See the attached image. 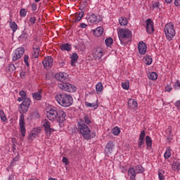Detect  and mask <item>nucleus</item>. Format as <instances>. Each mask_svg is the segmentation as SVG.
<instances>
[{"instance_id":"obj_53","label":"nucleus","mask_w":180,"mask_h":180,"mask_svg":"<svg viewBox=\"0 0 180 180\" xmlns=\"http://www.w3.org/2000/svg\"><path fill=\"white\" fill-rule=\"evenodd\" d=\"M145 144V140L144 139H139L138 142V146L141 147L142 146H144Z\"/></svg>"},{"instance_id":"obj_47","label":"nucleus","mask_w":180,"mask_h":180,"mask_svg":"<svg viewBox=\"0 0 180 180\" xmlns=\"http://www.w3.org/2000/svg\"><path fill=\"white\" fill-rule=\"evenodd\" d=\"M129 82H124L122 83V87L123 88V89H129Z\"/></svg>"},{"instance_id":"obj_48","label":"nucleus","mask_w":180,"mask_h":180,"mask_svg":"<svg viewBox=\"0 0 180 180\" xmlns=\"http://www.w3.org/2000/svg\"><path fill=\"white\" fill-rule=\"evenodd\" d=\"M27 13V12L26 11V10L25 8H22L20 11V16H22V18H25V16H26Z\"/></svg>"},{"instance_id":"obj_62","label":"nucleus","mask_w":180,"mask_h":180,"mask_svg":"<svg viewBox=\"0 0 180 180\" xmlns=\"http://www.w3.org/2000/svg\"><path fill=\"white\" fill-rule=\"evenodd\" d=\"M174 5L175 6H180V0H175Z\"/></svg>"},{"instance_id":"obj_2","label":"nucleus","mask_w":180,"mask_h":180,"mask_svg":"<svg viewBox=\"0 0 180 180\" xmlns=\"http://www.w3.org/2000/svg\"><path fill=\"white\" fill-rule=\"evenodd\" d=\"M78 131L82 134L84 140H91V139H94L96 136V132L91 131L89 127L85 124V122L80 119L77 123Z\"/></svg>"},{"instance_id":"obj_12","label":"nucleus","mask_w":180,"mask_h":180,"mask_svg":"<svg viewBox=\"0 0 180 180\" xmlns=\"http://www.w3.org/2000/svg\"><path fill=\"white\" fill-rule=\"evenodd\" d=\"M57 113V122L63 123V122H65V117H67V114L63 110H58Z\"/></svg>"},{"instance_id":"obj_22","label":"nucleus","mask_w":180,"mask_h":180,"mask_svg":"<svg viewBox=\"0 0 180 180\" xmlns=\"http://www.w3.org/2000/svg\"><path fill=\"white\" fill-rule=\"evenodd\" d=\"M172 169L173 171H179L180 169V162L178 160H174L172 165Z\"/></svg>"},{"instance_id":"obj_21","label":"nucleus","mask_w":180,"mask_h":180,"mask_svg":"<svg viewBox=\"0 0 180 180\" xmlns=\"http://www.w3.org/2000/svg\"><path fill=\"white\" fill-rule=\"evenodd\" d=\"M128 106L130 108V109H134L135 108H137L139 106V104L137 103V101L133 98H130L128 101Z\"/></svg>"},{"instance_id":"obj_41","label":"nucleus","mask_w":180,"mask_h":180,"mask_svg":"<svg viewBox=\"0 0 180 180\" xmlns=\"http://www.w3.org/2000/svg\"><path fill=\"white\" fill-rule=\"evenodd\" d=\"M83 120H84V123H86V124H91V123L92 122L91 121V118H89V116H88V115L84 116Z\"/></svg>"},{"instance_id":"obj_59","label":"nucleus","mask_w":180,"mask_h":180,"mask_svg":"<svg viewBox=\"0 0 180 180\" xmlns=\"http://www.w3.org/2000/svg\"><path fill=\"white\" fill-rule=\"evenodd\" d=\"M36 20H37L36 17H31L30 18V22L32 23V25H34L36 23Z\"/></svg>"},{"instance_id":"obj_56","label":"nucleus","mask_w":180,"mask_h":180,"mask_svg":"<svg viewBox=\"0 0 180 180\" xmlns=\"http://www.w3.org/2000/svg\"><path fill=\"white\" fill-rule=\"evenodd\" d=\"M31 8H32V11H33V12H34V11H36V10L37 9V4L33 3V4L31 5Z\"/></svg>"},{"instance_id":"obj_61","label":"nucleus","mask_w":180,"mask_h":180,"mask_svg":"<svg viewBox=\"0 0 180 180\" xmlns=\"http://www.w3.org/2000/svg\"><path fill=\"white\" fill-rule=\"evenodd\" d=\"M77 16H79V18H84V13L83 11L79 12L76 13Z\"/></svg>"},{"instance_id":"obj_35","label":"nucleus","mask_w":180,"mask_h":180,"mask_svg":"<svg viewBox=\"0 0 180 180\" xmlns=\"http://www.w3.org/2000/svg\"><path fill=\"white\" fill-rule=\"evenodd\" d=\"M10 27L13 30V33L18 30V25L15 22L10 23Z\"/></svg>"},{"instance_id":"obj_29","label":"nucleus","mask_w":180,"mask_h":180,"mask_svg":"<svg viewBox=\"0 0 180 180\" xmlns=\"http://www.w3.org/2000/svg\"><path fill=\"white\" fill-rule=\"evenodd\" d=\"M85 106H86L87 108H94V109H98V103H91L89 102H85L84 103Z\"/></svg>"},{"instance_id":"obj_55","label":"nucleus","mask_w":180,"mask_h":180,"mask_svg":"<svg viewBox=\"0 0 180 180\" xmlns=\"http://www.w3.org/2000/svg\"><path fill=\"white\" fill-rule=\"evenodd\" d=\"M81 5L82 6V8H85V6H87L88 0H83L81 3Z\"/></svg>"},{"instance_id":"obj_10","label":"nucleus","mask_w":180,"mask_h":180,"mask_svg":"<svg viewBox=\"0 0 180 180\" xmlns=\"http://www.w3.org/2000/svg\"><path fill=\"white\" fill-rule=\"evenodd\" d=\"M23 54H25V48H18L13 56V61H17V60L22 58Z\"/></svg>"},{"instance_id":"obj_24","label":"nucleus","mask_w":180,"mask_h":180,"mask_svg":"<svg viewBox=\"0 0 180 180\" xmlns=\"http://www.w3.org/2000/svg\"><path fill=\"white\" fill-rule=\"evenodd\" d=\"M27 39V32L25 31V30L22 32V34L20 37H18L19 41H25Z\"/></svg>"},{"instance_id":"obj_31","label":"nucleus","mask_w":180,"mask_h":180,"mask_svg":"<svg viewBox=\"0 0 180 180\" xmlns=\"http://www.w3.org/2000/svg\"><path fill=\"white\" fill-rule=\"evenodd\" d=\"M96 91L97 94H101L103 91V85L102 83L99 82L96 85Z\"/></svg>"},{"instance_id":"obj_15","label":"nucleus","mask_w":180,"mask_h":180,"mask_svg":"<svg viewBox=\"0 0 180 180\" xmlns=\"http://www.w3.org/2000/svg\"><path fill=\"white\" fill-rule=\"evenodd\" d=\"M114 148H115V145L113 144V141H109L105 148V151L107 155H110V154L113 153Z\"/></svg>"},{"instance_id":"obj_20","label":"nucleus","mask_w":180,"mask_h":180,"mask_svg":"<svg viewBox=\"0 0 180 180\" xmlns=\"http://www.w3.org/2000/svg\"><path fill=\"white\" fill-rule=\"evenodd\" d=\"M94 34L96 37H101V36H102V34H103V27H98L96 28L94 30Z\"/></svg>"},{"instance_id":"obj_38","label":"nucleus","mask_w":180,"mask_h":180,"mask_svg":"<svg viewBox=\"0 0 180 180\" xmlns=\"http://www.w3.org/2000/svg\"><path fill=\"white\" fill-rule=\"evenodd\" d=\"M0 118L2 122H6L8 119H6V116L5 115V112H4V110H0Z\"/></svg>"},{"instance_id":"obj_37","label":"nucleus","mask_w":180,"mask_h":180,"mask_svg":"<svg viewBox=\"0 0 180 180\" xmlns=\"http://www.w3.org/2000/svg\"><path fill=\"white\" fill-rule=\"evenodd\" d=\"M152 8L153 9H160V1H152Z\"/></svg>"},{"instance_id":"obj_23","label":"nucleus","mask_w":180,"mask_h":180,"mask_svg":"<svg viewBox=\"0 0 180 180\" xmlns=\"http://www.w3.org/2000/svg\"><path fill=\"white\" fill-rule=\"evenodd\" d=\"M16 70V66L12 63L8 65L6 68V71L7 72H13V71Z\"/></svg>"},{"instance_id":"obj_54","label":"nucleus","mask_w":180,"mask_h":180,"mask_svg":"<svg viewBox=\"0 0 180 180\" xmlns=\"http://www.w3.org/2000/svg\"><path fill=\"white\" fill-rule=\"evenodd\" d=\"M20 78H22V79H25V78H26V72H20Z\"/></svg>"},{"instance_id":"obj_46","label":"nucleus","mask_w":180,"mask_h":180,"mask_svg":"<svg viewBox=\"0 0 180 180\" xmlns=\"http://www.w3.org/2000/svg\"><path fill=\"white\" fill-rule=\"evenodd\" d=\"M37 135H36V134L34 132H33V131L29 134L28 136V139L29 140H33V139H36V136Z\"/></svg>"},{"instance_id":"obj_4","label":"nucleus","mask_w":180,"mask_h":180,"mask_svg":"<svg viewBox=\"0 0 180 180\" xmlns=\"http://www.w3.org/2000/svg\"><path fill=\"white\" fill-rule=\"evenodd\" d=\"M117 33L121 44L126 46V44L131 43V37H133V34L130 30L127 28H120Z\"/></svg>"},{"instance_id":"obj_40","label":"nucleus","mask_w":180,"mask_h":180,"mask_svg":"<svg viewBox=\"0 0 180 180\" xmlns=\"http://www.w3.org/2000/svg\"><path fill=\"white\" fill-rule=\"evenodd\" d=\"M24 63L27 68L30 67V64H29V55L24 56Z\"/></svg>"},{"instance_id":"obj_43","label":"nucleus","mask_w":180,"mask_h":180,"mask_svg":"<svg viewBox=\"0 0 180 180\" xmlns=\"http://www.w3.org/2000/svg\"><path fill=\"white\" fill-rule=\"evenodd\" d=\"M103 56V53L102 51H96V58H98V60H99L100 58H102Z\"/></svg>"},{"instance_id":"obj_28","label":"nucleus","mask_w":180,"mask_h":180,"mask_svg":"<svg viewBox=\"0 0 180 180\" xmlns=\"http://www.w3.org/2000/svg\"><path fill=\"white\" fill-rule=\"evenodd\" d=\"M39 53H40V48L39 47L33 48L32 57H34V58H37L39 57Z\"/></svg>"},{"instance_id":"obj_60","label":"nucleus","mask_w":180,"mask_h":180,"mask_svg":"<svg viewBox=\"0 0 180 180\" xmlns=\"http://www.w3.org/2000/svg\"><path fill=\"white\" fill-rule=\"evenodd\" d=\"M63 162H64L65 165H68V164H70V162L68 161V158L65 157L63 158Z\"/></svg>"},{"instance_id":"obj_13","label":"nucleus","mask_w":180,"mask_h":180,"mask_svg":"<svg viewBox=\"0 0 180 180\" xmlns=\"http://www.w3.org/2000/svg\"><path fill=\"white\" fill-rule=\"evenodd\" d=\"M146 32L148 34H151V33H154V22L150 18L146 20Z\"/></svg>"},{"instance_id":"obj_6","label":"nucleus","mask_w":180,"mask_h":180,"mask_svg":"<svg viewBox=\"0 0 180 180\" xmlns=\"http://www.w3.org/2000/svg\"><path fill=\"white\" fill-rule=\"evenodd\" d=\"M46 110V117L51 122H54L57 119L58 110L56 107H48Z\"/></svg>"},{"instance_id":"obj_30","label":"nucleus","mask_w":180,"mask_h":180,"mask_svg":"<svg viewBox=\"0 0 180 180\" xmlns=\"http://www.w3.org/2000/svg\"><path fill=\"white\" fill-rule=\"evenodd\" d=\"M148 77L152 81H155V79H157V78H158V75H157V73L155 72H152L148 75Z\"/></svg>"},{"instance_id":"obj_49","label":"nucleus","mask_w":180,"mask_h":180,"mask_svg":"<svg viewBox=\"0 0 180 180\" xmlns=\"http://www.w3.org/2000/svg\"><path fill=\"white\" fill-rule=\"evenodd\" d=\"M146 137V131H141V134L139 135V139L144 140V138Z\"/></svg>"},{"instance_id":"obj_26","label":"nucleus","mask_w":180,"mask_h":180,"mask_svg":"<svg viewBox=\"0 0 180 180\" xmlns=\"http://www.w3.org/2000/svg\"><path fill=\"white\" fill-rule=\"evenodd\" d=\"M146 144L148 148H151V147L153 146V140H151V137H150V136H146Z\"/></svg>"},{"instance_id":"obj_25","label":"nucleus","mask_w":180,"mask_h":180,"mask_svg":"<svg viewBox=\"0 0 180 180\" xmlns=\"http://www.w3.org/2000/svg\"><path fill=\"white\" fill-rule=\"evenodd\" d=\"M134 169L136 174H143L144 172V167L141 165L135 166Z\"/></svg>"},{"instance_id":"obj_1","label":"nucleus","mask_w":180,"mask_h":180,"mask_svg":"<svg viewBox=\"0 0 180 180\" xmlns=\"http://www.w3.org/2000/svg\"><path fill=\"white\" fill-rule=\"evenodd\" d=\"M19 95L20 97L18 98V102L22 101L19 107V112L21 114L19 120V126L21 136L25 137V136H26V122H25V115H23V113H26V112L29 110V108L32 103V100L27 98L26 91L23 90L19 92Z\"/></svg>"},{"instance_id":"obj_16","label":"nucleus","mask_w":180,"mask_h":180,"mask_svg":"<svg viewBox=\"0 0 180 180\" xmlns=\"http://www.w3.org/2000/svg\"><path fill=\"white\" fill-rule=\"evenodd\" d=\"M138 50L139 51V54L144 56L147 51V45H146L144 42L140 41L138 45Z\"/></svg>"},{"instance_id":"obj_9","label":"nucleus","mask_w":180,"mask_h":180,"mask_svg":"<svg viewBox=\"0 0 180 180\" xmlns=\"http://www.w3.org/2000/svg\"><path fill=\"white\" fill-rule=\"evenodd\" d=\"M86 19L90 23H95V22L99 23V22L102 21V17L100 15H96L94 13L89 14Z\"/></svg>"},{"instance_id":"obj_64","label":"nucleus","mask_w":180,"mask_h":180,"mask_svg":"<svg viewBox=\"0 0 180 180\" xmlns=\"http://www.w3.org/2000/svg\"><path fill=\"white\" fill-rule=\"evenodd\" d=\"M81 19H82L81 17L76 15L75 22H79V20H81Z\"/></svg>"},{"instance_id":"obj_36","label":"nucleus","mask_w":180,"mask_h":180,"mask_svg":"<svg viewBox=\"0 0 180 180\" xmlns=\"http://www.w3.org/2000/svg\"><path fill=\"white\" fill-rule=\"evenodd\" d=\"M146 65H151L153 63V58L150 56H146Z\"/></svg>"},{"instance_id":"obj_57","label":"nucleus","mask_w":180,"mask_h":180,"mask_svg":"<svg viewBox=\"0 0 180 180\" xmlns=\"http://www.w3.org/2000/svg\"><path fill=\"white\" fill-rule=\"evenodd\" d=\"M174 88L175 89H180V82L179 81H176L175 84H174Z\"/></svg>"},{"instance_id":"obj_5","label":"nucleus","mask_w":180,"mask_h":180,"mask_svg":"<svg viewBox=\"0 0 180 180\" xmlns=\"http://www.w3.org/2000/svg\"><path fill=\"white\" fill-rule=\"evenodd\" d=\"M165 33L168 40L171 41L175 37V28L172 23H167L165 26Z\"/></svg>"},{"instance_id":"obj_52","label":"nucleus","mask_w":180,"mask_h":180,"mask_svg":"<svg viewBox=\"0 0 180 180\" xmlns=\"http://www.w3.org/2000/svg\"><path fill=\"white\" fill-rule=\"evenodd\" d=\"M40 131H41V130L40 129L39 127H38V128H34V129L32 130V132H34L37 136H39V134L40 133Z\"/></svg>"},{"instance_id":"obj_32","label":"nucleus","mask_w":180,"mask_h":180,"mask_svg":"<svg viewBox=\"0 0 180 180\" xmlns=\"http://www.w3.org/2000/svg\"><path fill=\"white\" fill-rule=\"evenodd\" d=\"M119 22L121 26H127V18L121 17L119 19Z\"/></svg>"},{"instance_id":"obj_33","label":"nucleus","mask_w":180,"mask_h":180,"mask_svg":"<svg viewBox=\"0 0 180 180\" xmlns=\"http://www.w3.org/2000/svg\"><path fill=\"white\" fill-rule=\"evenodd\" d=\"M105 43L107 47H110V45L113 44V39H112V37H108L105 40Z\"/></svg>"},{"instance_id":"obj_44","label":"nucleus","mask_w":180,"mask_h":180,"mask_svg":"<svg viewBox=\"0 0 180 180\" xmlns=\"http://www.w3.org/2000/svg\"><path fill=\"white\" fill-rule=\"evenodd\" d=\"M19 161V155H17L11 162V166L13 167L14 162H18Z\"/></svg>"},{"instance_id":"obj_8","label":"nucleus","mask_w":180,"mask_h":180,"mask_svg":"<svg viewBox=\"0 0 180 180\" xmlns=\"http://www.w3.org/2000/svg\"><path fill=\"white\" fill-rule=\"evenodd\" d=\"M43 126L46 137H51V133H54V131H56V129L51 128V123L47 120H44Z\"/></svg>"},{"instance_id":"obj_27","label":"nucleus","mask_w":180,"mask_h":180,"mask_svg":"<svg viewBox=\"0 0 180 180\" xmlns=\"http://www.w3.org/2000/svg\"><path fill=\"white\" fill-rule=\"evenodd\" d=\"M32 98L36 101H41V91L32 94Z\"/></svg>"},{"instance_id":"obj_51","label":"nucleus","mask_w":180,"mask_h":180,"mask_svg":"<svg viewBox=\"0 0 180 180\" xmlns=\"http://www.w3.org/2000/svg\"><path fill=\"white\" fill-rule=\"evenodd\" d=\"M174 106H176L177 110L180 112V100H178L174 103Z\"/></svg>"},{"instance_id":"obj_39","label":"nucleus","mask_w":180,"mask_h":180,"mask_svg":"<svg viewBox=\"0 0 180 180\" xmlns=\"http://www.w3.org/2000/svg\"><path fill=\"white\" fill-rule=\"evenodd\" d=\"M112 131L115 136H119L120 134V128L115 127L112 129Z\"/></svg>"},{"instance_id":"obj_34","label":"nucleus","mask_w":180,"mask_h":180,"mask_svg":"<svg viewBox=\"0 0 180 180\" xmlns=\"http://www.w3.org/2000/svg\"><path fill=\"white\" fill-rule=\"evenodd\" d=\"M171 157V148H167L164 154V158L165 160H168Z\"/></svg>"},{"instance_id":"obj_50","label":"nucleus","mask_w":180,"mask_h":180,"mask_svg":"<svg viewBox=\"0 0 180 180\" xmlns=\"http://www.w3.org/2000/svg\"><path fill=\"white\" fill-rule=\"evenodd\" d=\"M165 89L166 92H171L172 91V86L170 84H167Z\"/></svg>"},{"instance_id":"obj_42","label":"nucleus","mask_w":180,"mask_h":180,"mask_svg":"<svg viewBox=\"0 0 180 180\" xmlns=\"http://www.w3.org/2000/svg\"><path fill=\"white\" fill-rule=\"evenodd\" d=\"M164 174H165V171L159 172L158 178L160 180H165V177L164 176Z\"/></svg>"},{"instance_id":"obj_45","label":"nucleus","mask_w":180,"mask_h":180,"mask_svg":"<svg viewBox=\"0 0 180 180\" xmlns=\"http://www.w3.org/2000/svg\"><path fill=\"white\" fill-rule=\"evenodd\" d=\"M32 117H34L35 119H39L40 117V115L39 114V111L37 110H35L32 115Z\"/></svg>"},{"instance_id":"obj_7","label":"nucleus","mask_w":180,"mask_h":180,"mask_svg":"<svg viewBox=\"0 0 180 180\" xmlns=\"http://www.w3.org/2000/svg\"><path fill=\"white\" fill-rule=\"evenodd\" d=\"M59 88L65 92H77V86H75L74 84L67 83V82H63V84H59Z\"/></svg>"},{"instance_id":"obj_17","label":"nucleus","mask_w":180,"mask_h":180,"mask_svg":"<svg viewBox=\"0 0 180 180\" xmlns=\"http://www.w3.org/2000/svg\"><path fill=\"white\" fill-rule=\"evenodd\" d=\"M70 58L71 59L72 67H75V64L78 63V54L75 52L72 54H70Z\"/></svg>"},{"instance_id":"obj_14","label":"nucleus","mask_w":180,"mask_h":180,"mask_svg":"<svg viewBox=\"0 0 180 180\" xmlns=\"http://www.w3.org/2000/svg\"><path fill=\"white\" fill-rule=\"evenodd\" d=\"M55 78L57 79V81H60V82H62L60 84H64V82H67V80L68 78L67 77V74L60 72V73H56L55 75Z\"/></svg>"},{"instance_id":"obj_63","label":"nucleus","mask_w":180,"mask_h":180,"mask_svg":"<svg viewBox=\"0 0 180 180\" xmlns=\"http://www.w3.org/2000/svg\"><path fill=\"white\" fill-rule=\"evenodd\" d=\"M8 180H15V175L11 174V175L8 176Z\"/></svg>"},{"instance_id":"obj_18","label":"nucleus","mask_w":180,"mask_h":180,"mask_svg":"<svg viewBox=\"0 0 180 180\" xmlns=\"http://www.w3.org/2000/svg\"><path fill=\"white\" fill-rule=\"evenodd\" d=\"M60 49L62 50V51H71V50H72L71 44L68 43L60 44Z\"/></svg>"},{"instance_id":"obj_58","label":"nucleus","mask_w":180,"mask_h":180,"mask_svg":"<svg viewBox=\"0 0 180 180\" xmlns=\"http://www.w3.org/2000/svg\"><path fill=\"white\" fill-rule=\"evenodd\" d=\"M59 66L60 68L65 67V60H62L59 62Z\"/></svg>"},{"instance_id":"obj_19","label":"nucleus","mask_w":180,"mask_h":180,"mask_svg":"<svg viewBox=\"0 0 180 180\" xmlns=\"http://www.w3.org/2000/svg\"><path fill=\"white\" fill-rule=\"evenodd\" d=\"M136 170L134 167H131L128 170V176H129L130 180H136Z\"/></svg>"},{"instance_id":"obj_3","label":"nucleus","mask_w":180,"mask_h":180,"mask_svg":"<svg viewBox=\"0 0 180 180\" xmlns=\"http://www.w3.org/2000/svg\"><path fill=\"white\" fill-rule=\"evenodd\" d=\"M56 100L63 108H70L74 103L72 96L67 93L58 94Z\"/></svg>"},{"instance_id":"obj_11","label":"nucleus","mask_w":180,"mask_h":180,"mask_svg":"<svg viewBox=\"0 0 180 180\" xmlns=\"http://www.w3.org/2000/svg\"><path fill=\"white\" fill-rule=\"evenodd\" d=\"M53 63H54V60L51 56L46 57L42 61L43 65L46 70L53 67Z\"/></svg>"}]
</instances>
